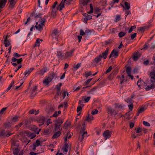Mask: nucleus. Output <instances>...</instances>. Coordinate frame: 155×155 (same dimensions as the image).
Listing matches in <instances>:
<instances>
[{"mask_svg":"<svg viewBox=\"0 0 155 155\" xmlns=\"http://www.w3.org/2000/svg\"><path fill=\"white\" fill-rule=\"evenodd\" d=\"M7 108L6 107H4L0 111V115L2 114H3L4 112L6 110Z\"/></svg>","mask_w":155,"mask_h":155,"instance_id":"5fc2aeb1","label":"nucleus"},{"mask_svg":"<svg viewBox=\"0 0 155 155\" xmlns=\"http://www.w3.org/2000/svg\"><path fill=\"white\" fill-rule=\"evenodd\" d=\"M7 0H0V8H3L5 5Z\"/></svg>","mask_w":155,"mask_h":155,"instance_id":"bb28decb","label":"nucleus"},{"mask_svg":"<svg viewBox=\"0 0 155 155\" xmlns=\"http://www.w3.org/2000/svg\"><path fill=\"white\" fill-rule=\"evenodd\" d=\"M90 10L89 11V12H88V13L89 14H90V13H93V5L92 4H90Z\"/></svg>","mask_w":155,"mask_h":155,"instance_id":"49530a36","label":"nucleus"},{"mask_svg":"<svg viewBox=\"0 0 155 155\" xmlns=\"http://www.w3.org/2000/svg\"><path fill=\"white\" fill-rule=\"evenodd\" d=\"M41 142L39 140H37L35 142H34L33 143V147L32 148V150L33 151H35L36 147L40 146Z\"/></svg>","mask_w":155,"mask_h":155,"instance_id":"f8f14e48","label":"nucleus"},{"mask_svg":"<svg viewBox=\"0 0 155 155\" xmlns=\"http://www.w3.org/2000/svg\"><path fill=\"white\" fill-rule=\"evenodd\" d=\"M94 117L92 115H90L88 114L87 116L86 117V120L88 121H91L94 119Z\"/></svg>","mask_w":155,"mask_h":155,"instance_id":"2f4dec72","label":"nucleus"},{"mask_svg":"<svg viewBox=\"0 0 155 155\" xmlns=\"http://www.w3.org/2000/svg\"><path fill=\"white\" fill-rule=\"evenodd\" d=\"M66 95H67V96H68V93L67 91H64L63 92L62 95L64 99V98Z\"/></svg>","mask_w":155,"mask_h":155,"instance_id":"864d4df0","label":"nucleus"},{"mask_svg":"<svg viewBox=\"0 0 155 155\" xmlns=\"http://www.w3.org/2000/svg\"><path fill=\"white\" fill-rule=\"evenodd\" d=\"M108 113L111 114H117V111L116 109L112 108L111 107H108L107 108Z\"/></svg>","mask_w":155,"mask_h":155,"instance_id":"1a4fd4ad","label":"nucleus"},{"mask_svg":"<svg viewBox=\"0 0 155 155\" xmlns=\"http://www.w3.org/2000/svg\"><path fill=\"white\" fill-rule=\"evenodd\" d=\"M91 74H92V72L91 71H89L88 72H85V76L86 78H87L89 76L91 75Z\"/></svg>","mask_w":155,"mask_h":155,"instance_id":"c03bdc74","label":"nucleus"},{"mask_svg":"<svg viewBox=\"0 0 155 155\" xmlns=\"http://www.w3.org/2000/svg\"><path fill=\"white\" fill-rule=\"evenodd\" d=\"M147 109V107L145 106H142L139 109L138 113L137 114V116L139 115V114L142 113Z\"/></svg>","mask_w":155,"mask_h":155,"instance_id":"5701e85b","label":"nucleus"},{"mask_svg":"<svg viewBox=\"0 0 155 155\" xmlns=\"http://www.w3.org/2000/svg\"><path fill=\"white\" fill-rule=\"evenodd\" d=\"M63 122L64 120L63 119L59 118L57 120L55 121V124L60 126Z\"/></svg>","mask_w":155,"mask_h":155,"instance_id":"393cba45","label":"nucleus"},{"mask_svg":"<svg viewBox=\"0 0 155 155\" xmlns=\"http://www.w3.org/2000/svg\"><path fill=\"white\" fill-rule=\"evenodd\" d=\"M12 149L14 154V155H17L19 152L18 147H13Z\"/></svg>","mask_w":155,"mask_h":155,"instance_id":"72a5a7b5","label":"nucleus"},{"mask_svg":"<svg viewBox=\"0 0 155 155\" xmlns=\"http://www.w3.org/2000/svg\"><path fill=\"white\" fill-rule=\"evenodd\" d=\"M131 70V68L129 67H128L126 68V71L127 74H130Z\"/></svg>","mask_w":155,"mask_h":155,"instance_id":"09e8293b","label":"nucleus"},{"mask_svg":"<svg viewBox=\"0 0 155 155\" xmlns=\"http://www.w3.org/2000/svg\"><path fill=\"white\" fill-rule=\"evenodd\" d=\"M33 127L34 129V131L36 132V133L37 134H38L39 133V131H40L41 129H39V130L37 131L38 129L37 127L36 126H33Z\"/></svg>","mask_w":155,"mask_h":155,"instance_id":"3c124183","label":"nucleus"},{"mask_svg":"<svg viewBox=\"0 0 155 155\" xmlns=\"http://www.w3.org/2000/svg\"><path fill=\"white\" fill-rule=\"evenodd\" d=\"M14 56L16 58H19L21 56H23L24 55L19 54L17 53H14L13 54Z\"/></svg>","mask_w":155,"mask_h":155,"instance_id":"603ef678","label":"nucleus"},{"mask_svg":"<svg viewBox=\"0 0 155 155\" xmlns=\"http://www.w3.org/2000/svg\"><path fill=\"white\" fill-rule=\"evenodd\" d=\"M80 35L81 36L85 34V32H84L82 29H81L80 30Z\"/></svg>","mask_w":155,"mask_h":155,"instance_id":"69168bd1","label":"nucleus"},{"mask_svg":"<svg viewBox=\"0 0 155 155\" xmlns=\"http://www.w3.org/2000/svg\"><path fill=\"white\" fill-rule=\"evenodd\" d=\"M57 77L56 74L53 72L50 73L48 76L45 77L44 78L42 83L45 85H48L54 78Z\"/></svg>","mask_w":155,"mask_h":155,"instance_id":"20e7f679","label":"nucleus"},{"mask_svg":"<svg viewBox=\"0 0 155 155\" xmlns=\"http://www.w3.org/2000/svg\"><path fill=\"white\" fill-rule=\"evenodd\" d=\"M89 2V0H81L80 4L83 5H86Z\"/></svg>","mask_w":155,"mask_h":155,"instance_id":"f704fd0d","label":"nucleus"},{"mask_svg":"<svg viewBox=\"0 0 155 155\" xmlns=\"http://www.w3.org/2000/svg\"><path fill=\"white\" fill-rule=\"evenodd\" d=\"M62 86V84L61 83H59L57 85H56L55 87L56 88V89L57 90H61V86Z\"/></svg>","mask_w":155,"mask_h":155,"instance_id":"79ce46f5","label":"nucleus"},{"mask_svg":"<svg viewBox=\"0 0 155 155\" xmlns=\"http://www.w3.org/2000/svg\"><path fill=\"white\" fill-rule=\"evenodd\" d=\"M120 84L126 83L127 81V77H125L124 75H122L120 79Z\"/></svg>","mask_w":155,"mask_h":155,"instance_id":"4be33fe9","label":"nucleus"},{"mask_svg":"<svg viewBox=\"0 0 155 155\" xmlns=\"http://www.w3.org/2000/svg\"><path fill=\"white\" fill-rule=\"evenodd\" d=\"M149 46V44H145L144 45L143 49H144V50H146L148 48Z\"/></svg>","mask_w":155,"mask_h":155,"instance_id":"680f3d73","label":"nucleus"},{"mask_svg":"<svg viewBox=\"0 0 155 155\" xmlns=\"http://www.w3.org/2000/svg\"><path fill=\"white\" fill-rule=\"evenodd\" d=\"M61 130L62 129H61L60 130L59 129L58 131L56 132H54L55 133L52 136V138L53 139H55L58 137L61 134Z\"/></svg>","mask_w":155,"mask_h":155,"instance_id":"a211bd4d","label":"nucleus"},{"mask_svg":"<svg viewBox=\"0 0 155 155\" xmlns=\"http://www.w3.org/2000/svg\"><path fill=\"white\" fill-rule=\"evenodd\" d=\"M120 16L119 15H117L115 18V21L117 22L120 20Z\"/></svg>","mask_w":155,"mask_h":155,"instance_id":"8fccbe9b","label":"nucleus"},{"mask_svg":"<svg viewBox=\"0 0 155 155\" xmlns=\"http://www.w3.org/2000/svg\"><path fill=\"white\" fill-rule=\"evenodd\" d=\"M26 134L27 136L28 137L30 138L31 139H32L36 136L35 134L31 133L29 131H26Z\"/></svg>","mask_w":155,"mask_h":155,"instance_id":"b1692460","label":"nucleus"},{"mask_svg":"<svg viewBox=\"0 0 155 155\" xmlns=\"http://www.w3.org/2000/svg\"><path fill=\"white\" fill-rule=\"evenodd\" d=\"M136 26L135 25L131 26V27L130 28L129 31L128 33H130L132 32L133 29L136 28Z\"/></svg>","mask_w":155,"mask_h":155,"instance_id":"13d9d810","label":"nucleus"},{"mask_svg":"<svg viewBox=\"0 0 155 155\" xmlns=\"http://www.w3.org/2000/svg\"><path fill=\"white\" fill-rule=\"evenodd\" d=\"M7 36L5 38L4 41V44H5V46L6 47H8L10 44V43L9 40L7 39Z\"/></svg>","mask_w":155,"mask_h":155,"instance_id":"c85d7f7f","label":"nucleus"},{"mask_svg":"<svg viewBox=\"0 0 155 155\" xmlns=\"http://www.w3.org/2000/svg\"><path fill=\"white\" fill-rule=\"evenodd\" d=\"M75 49L74 48L70 50L69 51L67 52L65 54V57L66 58L71 57Z\"/></svg>","mask_w":155,"mask_h":155,"instance_id":"dca6fc26","label":"nucleus"},{"mask_svg":"<svg viewBox=\"0 0 155 155\" xmlns=\"http://www.w3.org/2000/svg\"><path fill=\"white\" fill-rule=\"evenodd\" d=\"M37 89V87L36 86H35L33 87L31 89V95L32 96H34L35 95L37 92L36 91Z\"/></svg>","mask_w":155,"mask_h":155,"instance_id":"a878e982","label":"nucleus"},{"mask_svg":"<svg viewBox=\"0 0 155 155\" xmlns=\"http://www.w3.org/2000/svg\"><path fill=\"white\" fill-rule=\"evenodd\" d=\"M20 117L18 116H15L12 117L11 119V123L13 124L17 121Z\"/></svg>","mask_w":155,"mask_h":155,"instance_id":"f3484780","label":"nucleus"},{"mask_svg":"<svg viewBox=\"0 0 155 155\" xmlns=\"http://www.w3.org/2000/svg\"><path fill=\"white\" fill-rule=\"evenodd\" d=\"M60 126L54 124V131L56 132V131H58V129L59 130V129L60 130L61 129H60Z\"/></svg>","mask_w":155,"mask_h":155,"instance_id":"4c0bfd02","label":"nucleus"},{"mask_svg":"<svg viewBox=\"0 0 155 155\" xmlns=\"http://www.w3.org/2000/svg\"><path fill=\"white\" fill-rule=\"evenodd\" d=\"M142 80L140 79H139L137 81V85H138V87L140 89V86L141 84V83Z\"/></svg>","mask_w":155,"mask_h":155,"instance_id":"6e6d98bb","label":"nucleus"},{"mask_svg":"<svg viewBox=\"0 0 155 155\" xmlns=\"http://www.w3.org/2000/svg\"><path fill=\"white\" fill-rule=\"evenodd\" d=\"M16 2V0H8V3L9 4V8L10 9H12L14 7V6Z\"/></svg>","mask_w":155,"mask_h":155,"instance_id":"9b49d317","label":"nucleus"},{"mask_svg":"<svg viewBox=\"0 0 155 155\" xmlns=\"http://www.w3.org/2000/svg\"><path fill=\"white\" fill-rule=\"evenodd\" d=\"M66 1V0H62L59 5L57 7V10H59L60 11L62 10L63 8L64 7V4Z\"/></svg>","mask_w":155,"mask_h":155,"instance_id":"ddd939ff","label":"nucleus"},{"mask_svg":"<svg viewBox=\"0 0 155 155\" xmlns=\"http://www.w3.org/2000/svg\"><path fill=\"white\" fill-rule=\"evenodd\" d=\"M4 127L6 128H8L10 126V124L9 122L6 123L4 124Z\"/></svg>","mask_w":155,"mask_h":155,"instance_id":"4d7b16f0","label":"nucleus"},{"mask_svg":"<svg viewBox=\"0 0 155 155\" xmlns=\"http://www.w3.org/2000/svg\"><path fill=\"white\" fill-rule=\"evenodd\" d=\"M126 34V33L124 32H120L118 34V36L120 38L124 36Z\"/></svg>","mask_w":155,"mask_h":155,"instance_id":"ea45409f","label":"nucleus"},{"mask_svg":"<svg viewBox=\"0 0 155 155\" xmlns=\"http://www.w3.org/2000/svg\"><path fill=\"white\" fill-rule=\"evenodd\" d=\"M149 77L150 81L152 84L150 85L147 86L145 88L147 91L155 88V70H153L150 73Z\"/></svg>","mask_w":155,"mask_h":155,"instance_id":"f03ea898","label":"nucleus"},{"mask_svg":"<svg viewBox=\"0 0 155 155\" xmlns=\"http://www.w3.org/2000/svg\"><path fill=\"white\" fill-rule=\"evenodd\" d=\"M60 34L59 31L57 29H55L52 31L51 33V36L56 41H58V38Z\"/></svg>","mask_w":155,"mask_h":155,"instance_id":"39448f33","label":"nucleus"},{"mask_svg":"<svg viewBox=\"0 0 155 155\" xmlns=\"http://www.w3.org/2000/svg\"><path fill=\"white\" fill-rule=\"evenodd\" d=\"M114 106L116 110L117 108L122 109L124 107V106H123L122 105L118 103L115 104H114Z\"/></svg>","mask_w":155,"mask_h":155,"instance_id":"7c9ffc66","label":"nucleus"},{"mask_svg":"<svg viewBox=\"0 0 155 155\" xmlns=\"http://www.w3.org/2000/svg\"><path fill=\"white\" fill-rule=\"evenodd\" d=\"M92 18V16L91 15H87V16H86V18H84V20L86 21L87 20H90Z\"/></svg>","mask_w":155,"mask_h":155,"instance_id":"a18cd8bd","label":"nucleus"},{"mask_svg":"<svg viewBox=\"0 0 155 155\" xmlns=\"http://www.w3.org/2000/svg\"><path fill=\"white\" fill-rule=\"evenodd\" d=\"M121 5L125 9L128 10L130 8V4L127 2H124V5L122 4H121Z\"/></svg>","mask_w":155,"mask_h":155,"instance_id":"aec40b11","label":"nucleus"},{"mask_svg":"<svg viewBox=\"0 0 155 155\" xmlns=\"http://www.w3.org/2000/svg\"><path fill=\"white\" fill-rule=\"evenodd\" d=\"M98 110L97 109H94L92 111V112H91V114L92 115H94L95 114H96L98 113Z\"/></svg>","mask_w":155,"mask_h":155,"instance_id":"052dcab7","label":"nucleus"},{"mask_svg":"<svg viewBox=\"0 0 155 155\" xmlns=\"http://www.w3.org/2000/svg\"><path fill=\"white\" fill-rule=\"evenodd\" d=\"M34 68L32 67L26 69L25 70V71L23 73V74L25 75V76L23 78V79H24L25 80L26 78L29 75L32 71L34 70Z\"/></svg>","mask_w":155,"mask_h":155,"instance_id":"0eeeda50","label":"nucleus"},{"mask_svg":"<svg viewBox=\"0 0 155 155\" xmlns=\"http://www.w3.org/2000/svg\"><path fill=\"white\" fill-rule=\"evenodd\" d=\"M12 148L13 147H18L19 144L18 142L13 141H12Z\"/></svg>","mask_w":155,"mask_h":155,"instance_id":"cd10ccee","label":"nucleus"},{"mask_svg":"<svg viewBox=\"0 0 155 155\" xmlns=\"http://www.w3.org/2000/svg\"><path fill=\"white\" fill-rule=\"evenodd\" d=\"M112 133V131H110L108 130H107L104 131L103 134V136L105 140L110 138Z\"/></svg>","mask_w":155,"mask_h":155,"instance_id":"423d86ee","label":"nucleus"},{"mask_svg":"<svg viewBox=\"0 0 155 155\" xmlns=\"http://www.w3.org/2000/svg\"><path fill=\"white\" fill-rule=\"evenodd\" d=\"M109 49L107 48L106 50L102 54H100L97 56L95 58H94L92 62L93 64H96L100 61L102 58L104 59H105L107 57V56L109 54Z\"/></svg>","mask_w":155,"mask_h":155,"instance_id":"7ed1b4c3","label":"nucleus"},{"mask_svg":"<svg viewBox=\"0 0 155 155\" xmlns=\"http://www.w3.org/2000/svg\"><path fill=\"white\" fill-rule=\"evenodd\" d=\"M81 65V63H78L73 68L75 71L77 70Z\"/></svg>","mask_w":155,"mask_h":155,"instance_id":"37998d69","label":"nucleus"},{"mask_svg":"<svg viewBox=\"0 0 155 155\" xmlns=\"http://www.w3.org/2000/svg\"><path fill=\"white\" fill-rule=\"evenodd\" d=\"M45 119V117L43 116H40L38 118V121L40 123L39 124V126H41L44 124Z\"/></svg>","mask_w":155,"mask_h":155,"instance_id":"9d476101","label":"nucleus"},{"mask_svg":"<svg viewBox=\"0 0 155 155\" xmlns=\"http://www.w3.org/2000/svg\"><path fill=\"white\" fill-rule=\"evenodd\" d=\"M91 97L90 96L87 97L86 96H83L82 97V100H84L85 102H88L90 100Z\"/></svg>","mask_w":155,"mask_h":155,"instance_id":"473e14b6","label":"nucleus"},{"mask_svg":"<svg viewBox=\"0 0 155 155\" xmlns=\"http://www.w3.org/2000/svg\"><path fill=\"white\" fill-rule=\"evenodd\" d=\"M42 15L40 14L36 16L35 18L38 20V22H36L35 27L37 29L40 31L43 30V28L44 26V23L46 21V20L44 18H42L40 16Z\"/></svg>","mask_w":155,"mask_h":155,"instance_id":"f257e3e1","label":"nucleus"},{"mask_svg":"<svg viewBox=\"0 0 155 155\" xmlns=\"http://www.w3.org/2000/svg\"><path fill=\"white\" fill-rule=\"evenodd\" d=\"M65 144L62 149V150L63 153H67L68 150V149L69 147L68 144L67 143H65Z\"/></svg>","mask_w":155,"mask_h":155,"instance_id":"2eb2a0df","label":"nucleus"},{"mask_svg":"<svg viewBox=\"0 0 155 155\" xmlns=\"http://www.w3.org/2000/svg\"><path fill=\"white\" fill-rule=\"evenodd\" d=\"M118 56V52L117 51L113 50L110 55L109 58H111L112 56L115 58H117Z\"/></svg>","mask_w":155,"mask_h":155,"instance_id":"4468645a","label":"nucleus"},{"mask_svg":"<svg viewBox=\"0 0 155 155\" xmlns=\"http://www.w3.org/2000/svg\"><path fill=\"white\" fill-rule=\"evenodd\" d=\"M143 124L146 126L150 127V124L146 121H143Z\"/></svg>","mask_w":155,"mask_h":155,"instance_id":"e2e57ef3","label":"nucleus"},{"mask_svg":"<svg viewBox=\"0 0 155 155\" xmlns=\"http://www.w3.org/2000/svg\"><path fill=\"white\" fill-rule=\"evenodd\" d=\"M64 54L62 53L61 51H59L57 52V56L58 57H63L64 56Z\"/></svg>","mask_w":155,"mask_h":155,"instance_id":"e433bc0d","label":"nucleus"},{"mask_svg":"<svg viewBox=\"0 0 155 155\" xmlns=\"http://www.w3.org/2000/svg\"><path fill=\"white\" fill-rule=\"evenodd\" d=\"M139 58V56L138 55V53H136L134 54L133 59L134 61H136Z\"/></svg>","mask_w":155,"mask_h":155,"instance_id":"c9c22d12","label":"nucleus"},{"mask_svg":"<svg viewBox=\"0 0 155 155\" xmlns=\"http://www.w3.org/2000/svg\"><path fill=\"white\" fill-rule=\"evenodd\" d=\"M72 136V135L71 134L70 132L68 131L66 134L65 137H64V143H67V139H70Z\"/></svg>","mask_w":155,"mask_h":155,"instance_id":"412c9836","label":"nucleus"},{"mask_svg":"<svg viewBox=\"0 0 155 155\" xmlns=\"http://www.w3.org/2000/svg\"><path fill=\"white\" fill-rule=\"evenodd\" d=\"M125 101L127 103H129L130 104H132V100L131 99V98H130L129 97L125 100Z\"/></svg>","mask_w":155,"mask_h":155,"instance_id":"de8ad7c7","label":"nucleus"},{"mask_svg":"<svg viewBox=\"0 0 155 155\" xmlns=\"http://www.w3.org/2000/svg\"><path fill=\"white\" fill-rule=\"evenodd\" d=\"M6 132H5V130H3L0 133V136H6Z\"/></svg>","mask_w":155,"mask_h":155,"instance_id":"0e129e2a","label":"nucleus"},{"mask_svg":"<svg viewBox=\"0 0 155 155\" xmlns=\"http://www.w3.org/2000/svg\"><path fill=\"white\" fill-rule=\"evenodd\" d=\"M87 134V131H85L84 132H81L79 137V140L81 142H82L83 139L84 138V135Z\"/></svg>","mask_w":155,"mask_h":155,"instance_id":"6ab92c4d","label":"nucleus"},{"mask_svg":"<svg viewBox=\"0 0 155 155\" xmlns=\"http://www.w3.org/2000/svg\"><path fill=\"white\" fill-rule=\"evenodd\" d=\"M49 69L47 67H45L38 71L37 73L39 75L42 76Z\"/></svg>","mask_w":155,"mask_h":155,"instance_id":"6e6552de","label":"nucleus"},{"mask_svg":"<svg viewBox=\"0 0 155 155\" xmlns=\"http://www.w3.org/2000/svg\"><path fill=\"white\" fill-rule=\"evenodd\" d=\"M97 89V88L95 87H93L88 92V94H93L94 92Z\"/></svg>","mask_w":155,"mask_h":155,"instance_id":"58836bf2","label":"nucleus"},{"mask_svg":"<svg viewBox=\"0 0 155 155\" xmlns=\"http://www.w3.org/2000/svg\"><path fill=\"white\" fill-rule=\"evenodd\" d=\"M70 125V124L69 122L66 123L64 124V126L63 128H64V127L67 128Z\"/></svg>","mask_w":155,"mask_h":155,"instance_id":"338daca9","label":"nucleus"},{"mask_svg":"<svg viewBox=\"0 0 155 155\" xmlns=\"http://www.w3.org/2000/svg\"><path fill=\"white\" fill-rule=\"evenodd\" d=\"M61 113V111H58V112H54V114L53 115L52 117H56L58 116V115L60 114Z\"/></svg>","mask_w":155,"mask_h":155,"instance_id":"a19ab883","label":"nucleus"},{"mask_svg":"<svg viewBox=\"0 0 155 155\" xmlns=\"http://www.w3.org/2000/svg\"><path fill=\"white\" fill-rule=\"evenodd\" d=\"M82 107L80 106H79L78 107L77 109V112H79L81 111L82 110Z\"/></svg>","mask_w":155,"mask_h":155,"instance_id":"774afa93","label":"nucleus"},{"mask_svg":"<svg viewBox=\"0 0 155 155\" xmlns=\"http://www.w3.org/2000/svg\"><path fill=\"white\" fill-rule=\"evenodd\" d=\"M92 78H90L88 79V80L86 82L84 83V85L86 86L87 85H88L89 83L91 81V80H92Z\"/></svg>","mask_w":155,"mask_h":155,"instance_id":"bf43d9fd","label":"nucleus"},{"mask_svg":"<svg viewBox=\"0 0 155 155\" xmlns=\"http://www.w3.org/2000/svg\"><path fill=\"white\" fill-rule=\"evenodd\" d=\"M42 41V40L39 38H37L35 43V47L38 46H39L41 42Z\"/></svg>","mask_w":155,"mask_h":155,"instance_id":"c756f323","label":"nucleus"}]
</instances>
